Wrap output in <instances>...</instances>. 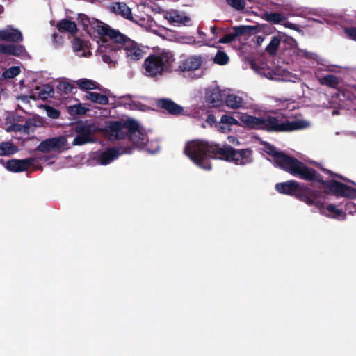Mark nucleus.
<instances>
[{"label": "nucleus", "instance_id": "1", "mask_svg": "<svg viewBox=\"0 0 356 356\" xmlns=\"http://www.w3.org/2000/svg\"><path fill=\"white\" fill-rule=\"evenodd\" d=\"M263 151L270 155V161L278 167L300 179L321 183V188L337 196L356 197V187H351L334 180L323 181L319 175L298 160L279 152L267 142H263Z\"/></svg>", "mask_w": 356, "mask_h": 356}, {"label": "nucleus", "instance_id": "2", "mask_svg": "<svg viewBox=\"0 0 356 356\" xmlns=\"http://www.w3.org/2000/svg\"><path fill=\"white\" fill-rule=\"evenodd\" d=\"M78 19L89 35L98 38L97 52L101 55L102 60L109 65H115L113 54L114 51L120 49L124 41V35L116 30L111 29L102 22L90 18L84 14H80Z\"/></svg>", "mask_w": 356, "mask_h": 356}, {"label": "nucleus", "instance_id": "3", "mask_svg": "<svg viewBox=\"0 0 356 356\" xmlns=\"http://www.w3.org/2000/svg\"><path fill=\"white\" fill-rule=\"evenodd\" d=\"M238 119L239 126L253 129H264L269 131L289 132L308 129L312 125L309 120L300 118H296L295 119L290 118L286 120H280L272 116L257 118L245 113H240Z\"/></svg>", "mask_w": 356, "mask_h": 356}, {"label": "nucleus", "instance_id": "4", "mask_svg": "<svg viewBox=\"0 0 356 356\" xmlns=\"http://www.w3.org/2000/svg\"><path fill=\"white\" fill-rule=\"evenodd\" d=\"M216 147L212 148L202 140L188 142L184 147V154L198 167L209 170L211 169V159L214 158Z\"/></svg>", "mask_w": 356, "mask_h": 356}, {"label": "nucleus", "instance_id": "5", "mask_svg": "<svg viewBox=\"0 0 356 356\" xmlns=\"http://www.w3.org/2000/svg\"><path fill=\"white\" fill-rule=\"evenodd\" d=\"M174 60L173 54L168 51L150 55L143 63L144 74L149 77L161 75L171 66Z\"/></svg>", "mask_w": 356, "mask_h": 356}, {"label": "nucleus", "instance_id": "6", "mask_svg": "<svg viewBox=\"0 0 356 356\" xmlns=\"http://www.w3.org/2000/svg\"><path fill=\"white\" fill-rule=\"evenodd\" d=\"M215 159L232 162L236 165H245L252 162V153L249 149H234L229 145L216 147Z\"/></svg>", "mask_w": 356, "mask_h": 356}, {"label": "nucleus", "instance_id": "7", "mask_svg": "<svg viewBox=\"0 0 356 356\" xmlns=\"http://www.w3.org/2000/svg\"><path fill=\"white\" fill-rule=\"evenodd\" d=\"M311 195L312 197H309L308 194H302L300 200L307 205H314L324 216L339 220L345 218V213L335 205L331 204L327 207L323 206V203L320 200L321 197H324L323 193L315 191V192H311Z\"/></svg>", "mask_w": 356, "mask_h": 356}, {"label": "nucleus", "instance_id": "8", "mask_svg": "<svg viewBox=\"0 0 356 356\" xmlns=\"http://www.w3.org/2000/svg\"><path fill=\"white\" fill-rule=\"evenodd\" d=\"M252 70L259 76L265 77L273 81H291L293 83L298 82L300 78L282 67H277L271 69L264 65L261 66L257 65L255 63L251 64Z\"/></svg>", "mask_w": 356, "mask_h": 356}, {"label": "nucleus", "instance_id": "9", "mask_svg": "<svg viewBox=\"0 0 356 356\" xmlns=\"http://www.w3.org/2000/svg\"><path fill=\"white\" fill-rule=\"evenodd\" d=\"M136 127V120L129 119L124 121H108L104 129L110 140H118L129 135L130 130Z\"/></svg>", "mask_w": 356, "mask_h": 356}, {"label": "nucleus", "instance_id": "10", "mask_svg": "<svg viewBox=\"0 0 356 356\" xmlns=\"http://www.w3.org/2000/svg\"><path fill=\"white\" fill-rule=\"evenodd\" d=\"M136 128L130 130L129 136L132 143L139 149L145 150L150 154H155L159 151L160 146L157 142H154V146L153 148L149 147L146 144L148 140V137L145 131L140 127L139 124L136 121Z\"/></svg>", "mask_w": 356, "mask_h": 356}, {"label": "nucleus", "instance_id": "11", "mask_svg": "<svg viewBox=\"0 0 356 356\" xmlns=\"http://www.w3.org/2000/svg\"><path fill=\"white\" fill-rule=\"evenodd\" d=\"M101 129L102 128L98 127L94 123H83L76 125L75 127L76 136L74 138L72 145L77 146L93 142V134Z\"/></svg>", "mask_w": 356, "mask_h": 356}, {"label": "nucleus", "instance_id": "12", "mask_svg": "<svg viewBox=\"0 0 356 356\" xmlns=\"http://www.w3.org/2000/svg\"><path fill=\"white\" fill-rule=\"evenodd\" d=\"M131 150V147L109 148L103 152H95L92 156L94 164L106 165L117 159L120 155L130 154Z\"/></svg>", "mask_w": 356, "mask_h": 356}, {"label": "nucleus", "instance_id": "13", "mask_svg": "<svg viewBox=\"0 0 356 356\" xmlns=\"http://www.w3.org/2000/svg\"><path fill=\"white\" fill-rule=\"evenodd\" d=\"M113 11L117 15H121L124 18L131 20L147 30H152L154 26V22L148 17L147 19H140L139 21L134 19L131 8L122 2L114 3L111 7Z\"/></svg>", "mask_w": 356, "mask_h": 356}, {"label": "nucleus", "instance_id": "14", "mask_svg": "<svg viewBox=\"0 0 356 356\" xmlns=\"http://www.w3.org/2000/svg\"><path fill=\"white\" fill-rule=\"evenodd\" d=\"M275 188L280 193L298 195L300 200V195L304 193L308 194L309 197H312L311 192H315L316 191L307 188L304 185L293 180L278 183L275 185Z\"/></svg>", "mask_w": 356, "mask_h": 356}, {"label": "nucleus", "instance_id": "15", "mask_svg": "<svg viewBox=\"0 0 356 356\" xmlns=\"http://www.w3.org/2000/svg\"><path fill=\"white\" fill-rule=\"evenodd\" d=\"M67 138L64 136H59L47 138L42 141L38 146V150L41 152H62L67 149Z\"/></svg>", "mask_w": 356, "mask_h": 356}, {"label": "nucleus", "instance_id": "16", "mask_svg": "<svg viewBox=\"0 0 356 356\" xmlns=\"http://www.w3.org/2000/svg\"><path fill=\"white\" fill-rule=\"evenodd\" d=\"M225 105L231 109H250L252 105L248 101V97L242 92H229L225 95Z\"/></svg>", "mask_w": 356, "mask_h": 356}, {"label": "nucleus", "instance_id": "17", "mask_svg": "<svg viewBox=\"0 0 356 356\" xmlns=\"http://www.w3.org/2000/svg\"><path fill=\"white\" fill-rule=\"evenodd\" d=\"M124 44V51L128 59L132 61L140 60L144 54L145 51L134 41L126 40L124 36V41L122 42Z\"/></svg>", "mask_w": 356, "mask_h": 356}, {"label": "nucleus", "instance_id": "18", "mask_svg": "<svg viewBox=\"0 0 356 356\" xmlns=\"http://www.w3.org/2000/svg\"><path fill=\"white\" fill-rule=\"evenodd\" d=\"M203 63V58L200 55H192L184 59L179 67L182 72L195 71L199 70Z\"/></svg>", "mask_w": 356, "mask_h": 356}, {"label": "nucleus", "instance_id": "19", "mask_svg": "<svg viewBox=\"0 0 356 356\" xmlns=\"http://www.w3.org/2000/svg\"><path fill=\"white\" fill-rule=\"evenodd\" d=\"M36 121L33 119L27 120L24 124H13L6 128L7 131H15L29 135L33 134L36 129Z\"/></svg>", "mask_w": 356, "mask_h": 356}, {"label": "nucleus", "instance_id": "20", "mask_svg": "<svg viewBox=\"0 0 356 356\" xmlns=\"http://www.w3.org/2000/svg\"><path fill=\"white\" fill-rule=\"evenodd\" d=\"M238 120L230 115H222L220 121L216 124V129L221 133H227L231 130L232 126H239Z\"/></svg>", "mask_w": 356, "mask_h": 356}, {"label": "nucleus", "instance_id": "21", "mask_svg": "<svg viewBox=\"0 0 356 356\" xmlns=\"http://www.w3.org/2000/svg\"><path fill=\"white\" fill-rule=\"evenodd\" d=\"M23 37L20 31L8 26L3 29L0 30V40L21 42Z\"/></svg>", "mask_w": 356, "mask_h": 356}, {"label": "nucleus", "instance_id": "22", "mask_svg": "<svg viewBox=\"0 0 356 356\" xmlns=\"http://www.w3.org/2000/svg\"><path fill=\"white\" fill-rule=\"evenodd\" d=\"M165 18L171 24L186 25L190 22V18L184 13L175 10H170L165 14Z\"/></svg>", "mask_w": 356, "mask_h": 356}, {"label": "nucleus", "instance_id": "23", "mask_svg": "<svg viewBox=\"0 0 356 356\" xmlns=\"http://www.w3.org/2000/svg\"><path fill=\"white\" fill-rule=\"evenodd\" d=\"M32 163V159H12L6 163V168L10 171L17 172L26 170Z\"/></svg>", "mask_w": 356, "mask_h": 356}, {"label": "nucleus", "instance_id": "24", "mask_svg": "<svg viewBox=\"0 0 356 356\" xmlns=\"http://www.w3.org/2000/svg\"><path fill=\"white\" fill-rule=\"evenodd\" d=\"M117 105L118 106H123L126 109L132 111H143V107H145L139 102L134 101L129 95L119 97L117 100Z\"/></svg>", "mask_w": 356, "mask_h": 356}, {"label": "nucleus", "instance_id": "25", "mask_svg": "<svg viewBox=\"0 0 356 356\" xmlns=\"http://www.w3.org/2000/svg\"><path fill=\"white\" fill-rule=\"evenodd\" d=\"M157 106L161 108L166 110L170 114H179L182 112L183 108L175 104L174 102L169 99H161L158 100Z\"/></svg>", "mask_w": 356, "mask_h": 356}, {"label": "nucleus", "instance_id": "26", "mask_svg": "<svg viewBox=\"0 0 356 356\" xmlns=\"http://www.w3.org/2000/svg\"><path fill=\"white\" fill-rule=\"evenodd\" d=\"M73 51L79 57H88L92 54L88 50V42L79 38H75L72 42Z\"/></svg>", "mask_w": 356, "mask_h": 356}, {"label": "nucleus", "instance_id": "27", "mask_svg": "<svg viewBox=\"0 0 356 356\" xmlns=\"http://www.w3.org/2000/svg\"><path fill=\"white\" fill-rule=\"evenodd\" d=\"M56 27L60 32H66L72 35L75 34L77 31L76 24L69 19L59 21Z\"/></svg>", "mask_w": 356, "mask_h": 356}, {"label": "nucleus", "instance_id": "28", "mask_svg": "<svg viewBox=\"0 0 356 356\" xmlns=\"http://www.w3.org/2000/svg\"><path fill=\"white\" fill-rule=\"evenodd\" d=\"M24 51V48L22 45L0 44V53L2 54L20 56Z\"/></svg>", "mask_w": 356, "mask_h": 356}, {"label": "nucleus", "instance_id": "29", "mask_svg": "<svg viewBox=\"0 0 356 356\" xmlns=\"http://www.w3.org/2000/svg\"><path fill=\"white\" fill-rule=\"evenodd\" d=\"M76 86L82 90L100 89L99 84L91 79H80L76 81Z\"/></svg>", "mask_w": 356, "mask_h": 356}, {"label": "nucleus", "instance_id": "30", "mask_svg": "<svg viewBox=\"0 0 356 356\" xmlns=\"http://www.w3.org/2000/svg\"><path fill=\"white\" fill-rule=\"evenodd\" d=\"M86 98L94 103L106 105L108 103V98L106 95L95 92H89L86 95Z\"/></svg>", "mask_w": 356, "mask_h": 356}, {"label": "nucleus", "instance_id": "31", "mask_svg": "<svg viewBox=\"0 0 356 356\" xmlns=\"http://www.w3.org/2000/svg\"><path fill=\"white\" fill-rule=\"evenodd\" d=\"M17 152V147L10 142L0 143V156H8Z\"/></svg>", "mask_w": 356, "mask_h": 356}, {"label": "nucleus", "instance_id": "32", "mask_svg": "<svg viewBox=\"0 0 356 356\" xmlns=\"http://www.w3.org/2000/svg\"><path fill=\"white\" fill-rule=\"evenodd\" d=\"M281 41L282 38L280 35L273 36L270 43L266 47V51L271 55L275 54L280 45Z\"/></svg>", "mask_w": 356, "mask_h": 356}, {"label": "nucleus", "instance_id": "33", "mask_svg": "<svg viewBox=\"0 0 356 356\" xmlns=\"http://www.w3.org/2000/svg\"><path fill=\"white\" fill-rule=\"evenodd\" d=\"M264 19L274 24H280L285 21L286 17L281 13L270 12L264 14Z\"/></svg>", "mask_w": 356, "mask_h": 356}, {"label": "nucleus", "instance_id": "34", "mask_svg": "<svg viewBox=\"0 0 356 356\" xmlns=\"http://www.w3.org/2000/svg\"><path fill=\"white\" fill-rule=\"evenodd\" d=\"M289 40L291 41V44H294L295 46H297L296 42L293 38H289ZM293 53L300 57H305L307 58L316 59L317 56L315 54L308 52L305 49H301L298 47H295Z\"/></svg>", "mask_w": 356, "mask_h": 356}, {"label": "nucleus", "instance_id": "35", "mask_svg": "<svg viewBox=\"0 0 356 356\" xmlns=\"http://www.w3.org/2000/svg\"><path fill=\"white\" fill-rule=\"evenodd\" d=\"M21 72V67L19 66L10 67L2 73V78L4 79H10L17 76Z\"/></svg>", "mask_w": 356, "mask_h": 356}, {"label": "nucleus", "instance_id": "36", "mask_svg": "<svg viewBox=\"0 0 356 356\" xmlns=\"http://www.w3.org/2000/svg\"><path fill=\"white\" fill-rule=\"evenodd\" d=\"M234 31V36L241 35L247 33H250L257 29V26H248V25H242L234 26L233 28Z\"/></svg>", "mask_w": 356, "mask_h": 356}, {"label": "nucleus", "instance_id": "37", "mask_svg": "<svg viewBox=\"0 0 356 356\" xmlns=\"http://www.w3.org/2000/svg\"><path fill=\"white\" fill-rule=\"evenodd\" d=\"M214 63L220 65H225L228 63L229 58L227 54L222 51H218L214 57Z\"/></svg>", "mask_w": 356, "mask_h": 356}, {"label": "nucleus", "instance_id": "38", "mask_svg": "<svg viewBox=\"0 0 356 356\" xmlns=\"http://www.w3.org/2000/svg\"><path fill=\"white\" fill-rule=\"evenodd\" d=\"M88 108L82 104H77L68 107V111L72 114L81 115L86 113Z\"/></svg>", "mask_w": 356, "mask_h": 356}, {"label": "nucleus", "instance_id": "39", "mask_svg": "<svg viewBox=\"0 0 356 356\" xmlns=\"http://www.w3.org/2000/svg\"><path fill=\"white\" fill-rule=\"evenodd\" d=\"M319 81L321 83L327 85L329 86H334L338 83L337 79L334 76L330 74H327L320 78Z\"/></svg>", "mask_w": 356, "mask_h": 356}, {"label": "nucleus", "instance_id": "40", "mask_svg": "<svg viewBox=\"0 0 356 356\" xmlns=\"http://www.w3.org/2000/svg\"><path fill=\"white\" fill-rule=\"evenodd\" d=\"M178 41L188 44H196L197 43L204 44L205 42L204 40H196L193 36L189 35H181L178 39Z\"/></svg>", "mask_w": 356, "mask_h": 356}, {"label": "nucleus", "instance_id": "41", "mask_svg": "<svg viewBox=\"0 0 356 356\" xmlns=\"http://www.w3.org/2000/svg\"><path fill=\"white\" fill-rule=\"evenodd\" d=\"M229 6L236 10H243L245 6V0H226Z\"/></svg>", "mask_w": 356, "mask_h": 356}, {"label": "nucleus", "instance_id": "42", "mask_svg": "<svg viewBox=\"0 0 356 356\" xmlns=\"http://www.w3.org/2000/svg\"><path fill=\"white\" fill-rule=\"evenodd\" d=\"M57 88L59 90L62 91L65 94L72 92L73 90V86L67 81H60L58 83Z\"/></svg>", "mask_w": 356, "mask_h": 356}, {"label": "nucleus", "instance_id": "43", "mask_svg": "<svg viewBox=\"0 0 356 356\" xmlns=\"http://www.w3.org/2000/svg\"><path fill=\"white\" fill-rule=\"evenodd\" d=\"M46 113L47 115L52 119H57L60 115V112L57 109L51 106L46 107Z\"/></svg>", "mask_w": 356, "mask_h": 356}, {"label": "nucleus", "instance_id": "44", "mask_svg": "<svg viewBox=\"0 0 356 356\" xmlns=\"http://www.w3.org/2000/svg\"><path fill=\"white\" fill-rule=\"evenodd\" d=\"M221 101L222 100L220 98L219 92H213L209 97V102L213 104V106H218Z\"/></svg>", "mask_w": 356, "mask_h": 356}, {"label": "nucleus", "instance_id": "45", "mask_svg": "<svg viewBox=\"0 0 356 356\" xmlns=\"http://www.w3.org/2000/svg\"><path fill=\"white\" fill-rule=\"evenodd\" d=\"M346 35L351 40L356 41V28H348L345 29Z\"/></svg>", "mask_w": 356, "mask_h": 356}, {"label": "nucleus", "instance_id": "46", "mask_svg": "<svg viewBox=\"0 0 356 356\" xmlns=\"http://www.w3.org/2000/svg\"><path fill=\"white\" fill-rule=\"evenodd\" d=\"M206 122L208 124H209L211 126H214L215 127H216V124H217L218 122H216L215 116L212 114H209L207 116Z\"/></svg>", "mask_w": 356, "mask_h": 356}, {"label": "nucleus", "instance_id": "47", "mask_svg": "<svg viewBox=\"0 0 356 356\" xmlns=\"http://www.w3.org/2000/svg\"><path fill=\"white\" fill-rule=\"evenodd\" d=\"M44 94L43 96L44 98H47V97H51L54 94L53 89L49 86H45L44 87Z\"/></svg>", "mask_w": 356, "mask_h": 356}, {"label": "nucleus", "instance_id": "48", "mask_svg": "<svg viewBox=\"0 0 356 356\" xmlns=\"http://www.w3.org/2000/svg\"><path fill=\"white\" fill-rule=\"evenodd\" d=\"M234 38V35H227L224 36L223 38H222L219 40V42L223 43V44L229 43L233 40Z\"/></svg>", "mask_w": 356, "mask_h": 356}, {"label": "nucleus", "instance_id": "49", "mask_svg": "<svg viewBox=\"0 0 356 356\" xmlns=\"http://www.w3.org/2000/svg\"><path fill=\"white\" fill-rule=\"evenodd\" d=\"M346 211L352 213L356 211V207L352 202H348L346 205Z\"/></svg>", "mask_w": 356, "mask_h": 356}, {"label": "nucleus", "instance_id": "50", "mask_svg": "<svg viewBox=\"0 0 356 356\" xmlns=\"http://www.w3.org/2000/svg\"><path fill=\"white\" fill-rule=\"evenodd\" d=\"M198 33H199V40H204L205 42L204 44H202V43H197V44L200 45V46H202V45H209L210 44V42H208L204 37H205V34L203 32H201L200 31H198Z\"/></svg>", "mask_w": 356, "mask_h": 356}, {"label": "nucleus", "instance_id": "51", "mask_svg": "<svg viewBox=\"0 0 356 356\" xmlns=\"http://www.w3.org/2000/svg\"><path fill=\"white\" fill-rule=\"evenodd\" d=\"M227 140L230 143H232L235 145H240V141L239 140L235 137V136H229L227 137Z\"/></svg>", "mask_w": 356, "mask_h": 356}, {"label": "nucleus", "instance_id": "52", "mask_svg": "<svg viewBox=\"0 0 356 356\" xmlns=\"http://www.w3.org/2000/svg\"><path fill=\"white\" fill-rule=\"evenodd\" d=\"M53 42L56 44V45L59 46L62 44V38L61 37H59L57 33H54L53 35Z\"/></svg>", "mask_w": 356, "mask_h": 356}, {"label": "nucleus", "instance_id": "53", "mask_svg": "<svg viewBox=\"0 0 356 356\" xmlns=\"http://www.w3.org/2000/svg\"><path fill=\"white\" fill-rule=\"evenodd\" d=\"M283 25L286 27V28H289V29H293V30H298V27L297 25L293 24V23H291L289 22H284L283 23Z\"/></svg>", "mask_w": 356, "mask_h": 356}, {"label": "nucleus", "instance_id": "54", "mask_svg": "<svg viewBox=\"0 0 356 356\" xmlns=\"http://www.w3.org/2000/svg\"><path fill=\"white\" fill-rule=\"evenodd\" d=\"M256 43L259 45H261L264 41V38L261 35H258L256 37Z\"/></svg>", "mask_w": 356, "mask_h": 356}, {"label": "nucleus", "instance_id": "55", "mask_svg": "<svg viewBox=\"0 0 356 356\" xmlns=\"http://www.w3.org/2000/svg\"><path fill=\"white\" fill-rule=\"evenodd\" d=\"M154 142H157L159 143V142L157 140H149L148 139V140L146 142V144L148 145L149 147H150L151 148H153L154 146Z\"/></svg>", "mask_w": 356, "mask_h": 356}, {"label": "nucleus", "instance_id": "56", "mask_svg": "<svg viewBox=\"0 0 356 356\" xmlns=\"http://www.w3.org/2000/svg\"><path fill=\"white\" fill-rule=\"evenodd\" d=\"M210 29H211V31L213 33V35H217V29L215 26H211Z\"/></svg>", "mask_w": 356, "mask_h": 356}, {"label": "nucleus", "instance_id": "57", "mask_svg": "<svg viewBox=\"0 0 356 356\" xmlns=\"http://www.w3.org/2000/svg\"><path fill=\"white\" fill-rule=\"evenodd\" d=\"M19 99H21L22 101H26L27 99V96H21Z\"/></svg>", "mask_w": 356, "mask_h": 356}, {"label": "nucleus", "instance_id": "58", "mask_svg": "<svg viewBox=\"0 0 356 356\" xmlns=\"http://www.w3.org/2000/svg\"><path fill=\"white\" fill-rule=\"evenodd\" d=\"M295 108V106L293 104H291V106H287V108H289V110H293V108Z\"/></svg>", "mask_w": 356, "mask_h": 356}, {"label": "nucleus", "instance_id": "59", "mask_svg": "<svg viewBox=\"0 0 356 356\" xmlns=\"http://www.w3.org/2000/svg\"><path fill=\"white\" fill-rule=\"evenodd\" d=\"M3 11V7L0 5V14H1Z\"/></svg>", "mask_w": 356, "mask_h": 356}, {"label": "nucleus", "instance_id": "60", "mask_svg": "<svg viewBox=\"0 0 356 356\" xmlns=\"http://www.w3.org/2000/svg\"><path fill=\"white\" fill-rule=\"evenodd\" d=\"M332 114H333V115H334V114H338V112H337V111H334L332 112Z\"/></svg>", "mask_w": 356, "mask_h": 356}, {"label": "nucleus", "instance_id": "61", "mask_svg": "<svg viewBox=\"0 0 356 356\" xmlns=\"http://www.w3.org/2000/svg\"><path fill=\"white\" fill-rule=\"evenodd\" d=\"M325 173L328 174V173H329V171H328V170H325Z\"/></svg>", "mask_w": 356, "mask_h": 356}]
</instances>
